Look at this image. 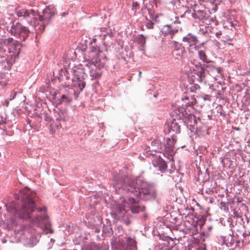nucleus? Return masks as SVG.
<instances>
[{"mask_svg":"<svg viewBox=\"0 0 250 250\" xmlns=\"http://www.w3.org/2000/svg\"><path fill=\"white\" fill-rule=\"evenodd\" d=\"M113 188L117 194H130L146 201L155 200L158 195L157 190L152 184L128 176L115 177Z\"/></svg>","mask_w":250,"mask_h":250,"instance_id":"obj_1","label":"nucleus"},{"mask_svg":"<svg viewBox=\"0 0 250 250\" xmlns=\"http://www.w3.org/2000/svg\"><path fill=\"white\" fill-rule=\"evenodd\" d=\"M36 193L27 187L20 190L15 195V201L5 205L8 212L15 217L29 219L37 207L38 198Z\"/></svg>","mask_w":250,"mask_h":250,"instance_id":"obj_2","label":"nucleus"},{"mask_svg":"<svg viewBox=\"0 0 250 250\" xmlns=\"http://www.w3.org/2000/svg\"><path fill=\"white\" fill-rule=\"evenodd\" d=\"M42 15H40L33 9H22L16 11L17 15L20 20H25L29 24L33 26L38 34L44 32L45 26L50 23L52 18L56 14V10L53 5H49L42 11Z\"/></svg>","mask_w":250,"mask_h":250,"instance_id":"obj_3","label":"nucleus"},{"mask_svg":"<svg viewBox=\"0 0 250 250\" xmlns=\"http://www.w3.org/2000/svg\"><path fill=\"white\" fill-rule=\"evenodd\" d=\"M85 75L83 70L80 68L62 69L58 79L64 88H79V90L83 91L86 84Z\"/></svg>","mask_w":250,"mask_h":250,"instance_id":"obj_4","label":"nucleus"},{"mask_svg":"<svg viewBox=\"0 0 250 250\" xmlns=\"http://www.w3.org/2000/svg\"><path fill=\"white\" fill-rule=\"evenodd\" d=\"M90 53L92 58L85 62V66L89 70L92 78L98 79L101 76L102 69L106 63L107 58L105 52L97 46L91 45Z\"/></svg>","mask_w":250,"mask_h":250,"instance_id":"obj_5","label":"nucleus"},{"mask_svg":"<svg viewBox=\"0 0 250 250\" xmlns=\"http://www.w3.org/2000/svg\"><path fill=\"white\" fill-rule=\"evenodd\" d=\"M37 209L39 212L42 213L32 218L31 220V223L41 229L42 232L38 231V235L40 236L41 233L44 231H45L46 233H53V229L50 228V223L48 220V217L46 214V208L42 209L39 208H37Z\"/></svg>","mask_w":250,"mask_h":250,"instance_id":"obj_6","label":"nucleus"},{"mask_svg":"<svg viewBox=\"0 0 250 250\" xmlns=\"http://www.w3.org/2000/svg\"><path fill=\"white\" fill-rule=\"evenodd\" d=\"M9 23H6L8 32L21 41H24L30 33L29 29L19 22L13 21L12 19L9 20Z\"/></svg>","mask_w":250,"mask_h":250,"instance_id":"obj_7","label":"nucleus"},{"mask_svg":"<svg viewBox=\"0 0 250 250\" xmlns=\"http://www.w3.org/2000/svg\"><path fill=\"white\" fill-rule=\"evenodd\" d=\"M171 116L172 118L180 121L181 123H185L187 126L194 120L195 117L190 110H186L184 106L175 107L171 112Z\"/></svg>","mask_w":250,"mask_h":250,"instance_id":"obj_8","label":"nucleus"},{"mask_svg":"<svg viewBox=\"0 0 250 250\" xmlns=\"http://www.w3.org/2000/svg\"><path fill=\"white\" fill-rule=\"evenodd\" d=\"M82 91L79 88L67 87L61 90L62 95L58 100L59 104L67 105L73 100H77Z\"/></svg>","mask_w":250,"mask_h":250,"instance_id":"obj_9","label":"nucleus"},{"mask_svg":"<svg viewBox=\"0 0 250 250\" xmlns=\"http://www.w3.org/2000/svg\"><path fill=\"white\" fill-rule=\"evenodd\" d=\"M112 217L116 220L128 225L130 223L131 215L128 210L121 205H117L111 212Z\"/></svg>","mask_w":250,"mask_h":250,"instance_id":"obj_10","label":"nucleus"},{"mask_svg":"<svg viewBox=\"0 0 250 250\" xmlns=\"http://www.w3.org/2000/svg\"><path fill=\"white\" fill-rule=\"evenodd\" d=\"M117 250H137L135 237L125 235V236L120 238L117 245Z\"/></svg>","mask_w":250,"mask_h":250,"instance_id":"obj_11","label":"nucleus"},{"mask_svg":"<svg viewBox=\"0 0 250 250\" xmlns=\"http://www.w3.org/2000/svg\"><path fill=\"white\" fill-rule=\"evenodd\" d=\"M176 141L177 137L174 135H172L171 138H167V139L166 144L163 145L164 150L162 154L164 156L167 157L170 162L173 158V155L175 153L174 145Z\"/></svg>","mask_w":250,"mask_h":250,"instance_id":"obj_12","label":"nucleus"},{"mask_svg":"<svg viewBox=\"0 0 250 250\" xmlns=\"http://www.w3.org/2000/svg\"><path fill=\"white\" fill-rule=\"evenodd\" d=\"M127 194L128 197L127 203L128 204V207L132 213H138L140 211L143 212L145 210L146 207L139 203L138 198H136L130 194Z\"/></svg>","mask_w":250,"mask_h":250,"instance_id":"obj_13","label":"nucleus"},{"mask_svg":"<svg viewBox=\"0 0 250 250\" xmlns=\"http://www.w3.org/2000/svg\"><path fill=\"white\" fill-rule=\"evenodd\" d=\"M182 41L185 45L188 46L191 48H194L196 50L199 49L204 44V42H203L200 45L196 46V43L198 42L197 38L195 35L190 33L184 36L182 39Z\"/></svg>","mask_w":250,"mask_h":250,"instance_id":"obj_14","label":"nucleus"},{"mask_svg":"<svg viewBox=\"0 0 250 250\" xmlns=\"http://www.w3.org/2000/svg\"><path fill=\"white\" fill-rule=\"evenodd\" d=\"M21 44L19 41H14L13 39L12 42H10L7 44V49L8 52L11 54L12 57L16 59L18 57L21 49Z\"/></svg>","mask_w":250,"mask_h":250,"instance_id":"obj_15","label":"nucleus"},{"mask_svg":"<svg viewBox=\"0 0 250 250\" xmlns=\"http://www.w3.org/2000/svg\"><path fill=\"white\" fill-rule=\"evenodd\" d=\"M152 163L153 166L158 168L161 172L164 173L166 171L167 168V163L160 155L156 156L152 161Z\"/></svg>","mask_w":250,"mask_h":250,"instance_id":"obj_16","label":"nucleus"},{"mask_svg":"<svg viewBox=\"0 0 250 250\" xmlns=\"http://www.w3.org/2000/svg\"><path fill=\"white\" fill-rule=\"evenodd\" d=\"M182 28L179 26H174L173 24H166L164 25L161 29V32L165 36L170 35L172 37L178 32L179 30H181Z\"/></svg>","mask_w":250,"mask_h":250,"instance_id":"obj_17","label":"nucleus"},{"mask_svg":"<svg viewBox=\"0 0 250 250\" xmlns=\"http://www.w3.org/2000/svg\"><path fill=\"white\" fill-rule=\"evenodd\" d=\"M203 125H205L201 124L200 119L199 118L197 119L195 116L194 120L189 124L187 127L189 128L191 132H194L198 135L200 130H203Z\"/></svg>","mask_w":250,"mask_h":250,"instance_id":"obj_18","label":"nucleus"},{"mask_svg":"<svg viewBox=\"0 0 250 250\" xmlns=\"http://www.w3.org/2000/svg\"><path fill=\"white\" fill-rule=\"evenodd\" d=\"M185 123H181L180 121H178L177 119L172 118V122L168 125L169 132H175L176 134H179L181 132V127L182 125H184Z\"/></svg>","mask_w":250,"mask_h":250,"instance_id":"obj_19","label":"nucleus"},{"mask_svg":"<svg viewBox=\"0 0 250 250\" xmlns=\"http://www.w3.org/2000/svg\"><path fill=\"white\" fill-rule=\"evenodd\" d=\"M85 223H87L90 227L98 226L102 223V218L95 215H86Z\"/></svg>","mask_w":250,"mask_h":250,"instance_id":"obj_20","label":"nucleus"},{"mask_svg":"<svg viewBox=\"0 0 250 250\" xmlns=\"http://www.w3.org/2000/svg\"><path fill=\"white\" fill-rule=\"evenodd\" d=\"M228 222H230V225L231 226H234V222H237V229H244V228L242 217L235 214V213L234 214L233 216L229 218Z\"/></svg>","mask_w":250,"mask_h":250,"instance_id":"obj_21","label":"nucleus"},{"mask_svg":"<svg viewBox=\"0 0 250 250\" xmlns=\"http://www.w3.org/2000/svg\"><path fill=\"white\" fill-rule=\"evenodd\" d=\"M223 244H226L228 247H235L239 244V240H237L232 235L229 234L227 239L225 237H222Z\"/></svg>","mask_w":250,"mask_h":250,"instance_id":"obj_22","label":"nucleus"},{"mask_svg":"<svg viewBox=\"0 0 250 250\" xmlns=\"http://www.w3.org/2000/svg\"><path fill=\"white\" fill-rule=\"evenodd\" d=\"M157 7V5L156 0H151L149 1L147 11L150 18L152 20H155L157 18L154 14L155 9Z\"/></svg>","mask_w":250,"mask_h":250,"instance_id":"obj_23","label":"nucleus"},{"mask_svg":"<svg viewBox=\"0 0 250 250\" xmlns=\"http://www.w3.org/2000/svg\"><path fill=\"white\" fill-rule=\"evenodd\" d=\"M161 245L160 250H173L175 243L173 240L166 238L163 240V243Z\"/></svg>","mask_w":250,"mask_h":250,"instance_id":"obj_24","label":"nucleus"},{"mask_svg":"<svg viewBox=\"0 0 250 250\" xmlns=\"http://www.w3.org/2000/svg\"><path fill=\"white\" fill-rule=\"evenodd\" d=\"M192 17L200 21H205L206 19V12L203 10L193 9V12L191 13Z\"/></svg>","mask_w":250,"mask_h":250,"instance_id":"obj_25","label":"nucleus"},{"mask_svg":"<svg viewBox=\"0 0 250 250\" xmlns=\"http://www.w3.org/2000/svg\"><path fill=\"white\" fill-rule=\"evenodd\" d=\"M12 64L11 61L7 60L5 56L0 54V64L2 68L8 70L11 68Z\"/></svg>","mask_w":250,"mask_h":250,"instance_id":"obj_26","label":"nucleus"},{"mask_svg":"<svg viewBox=\"0 0 250 250\" xmlns=\"http://www.w3.org/2000/svg\"><path fill=\"white\" fill-rule=\"evenodd\" d=\"M103 233L105 236H108L113 234V232L112 228L111 222L108 219H106V223L104 224Z\"/></svg>","mask_w":250,"mask_h":250,"instance_id":"obj_27","label":"nucleus"},{"mask_svg":"<svg viewBox=\"0 0 250 250\" xmlns=\"http://www.w3.org/2000/svg\"><path fill=\"white\" fill-rule=\"evenodd\" d=\"M193 73L197 76L196 79L199 83L204 85L206 84V70L194 72Z\"/></svg>","mask_w":250,"mask_h":250,"instance_id":"obj_28","label":"nucleus"},{"mask_svg":"<svg viewBox=\"0 0 250 250\" xmlns=\"http://www.w3.org/2000/svg\"><path fill=\"white\" fill-rule=\"evenodd\" d=\"M12 41L13 39L12 38H8L7 40L1 39L0 41V53H5L7 49V44Z\"/></svg>","mask_w":250,"mask_h":250,"instance_id":"obj_29","label":"nucleus"},{"mask_svg":"<svg viewBox=\"0 0 250 250\" xmlns=\"http://www.w3.org/2000/svg\"><path fill=\"white\" fill-rule=\"evenodd\" d=\"M151 146H154V148L152 149V151H159V149H162V145L161 142L158 140H154L151 143Z\"/></svg>","mask_w":250,"mask_h":250,"instance_id":"obj_30","label":"nucleus"},{"mask_svg":"<svg viewBox=\"0 0 250 250\" xmlns=\"http://www.w3.org/2000/svg\"><path fill=\"white\" fill-rule=\"evenodd\" d=\"M206 68V71H207L208 73H211L212 74H215V66L207 62L204 63V66Z\"/></svg>","mask_w":250,"mask_h":250,"instance_id":"obj_31","label":"nucleus"},{"mask_svg":"<svg viewBox=\"0 0 250 250\" xmlns=\"http://www.w3.org/2000/svg\"><path fill=\"white\" fill-rule=\"evenodd\" d=\"M195 219H196V222L193 224L194 226H196L197 225L202 226L204 225L206 220L205 217L201 215H199L198 217H195Z\"/></svg>","mask_w":250,"mask_h":250,"instance_id":"obj_32","label":"nucleus"},{"mask_svg":"<svg viewBox=\"0 0 250 250\" xmlns=\"http://www.w3.org/2000/svg\"><path fill=\"white\" fill-rule=\"evenodd\" d=\"M198 55L199 59L202 60L204 63H206L207 62H209V61L208 60L207 56L205 53L202 51L200 50L198 51Z\"/></svg>","mask_w":250,"mask_h":250,"instance_id":"obj_33","label":"nucleus"},{"mask_svg":"<svg viewBox=\"0 0 250 250\" xmlns=\"http://www.w3.org/2000/svg\"><path fill=\"white\" fill-rule=\"evenodd\" d=\"M203 66H204V63L203 64H202L199 62H196L194 64V68H193V72L206 70V68Z\"/></svg>","mask_w":250,"mask_h":250,"instance_id":"obj_34","label":"nucleus"},{"mask_svg":"<svg viewBox=\"0 0 250 250\" xmlns=\"http://www.w3.org/2000/svg\"><path fill=\"white\" fill-rule=\"evenodd\" d=\"M203 130H200L199 133L197 135L198 136H202L206 137L207 135L209 134V129L206 125H203Z\"/></svg>","mask_w":250,"mask_h":250,"instance_id":"obj_35","label":"nucleus"},{"mask_svg":"<svg viewBox=\"0 0 250 250\" xmlns=\"http://www.w3.org/2000/svg\"><path fill=\"white\" fill-rule=\"evenodd\" d=\"M146 38H147V36L145 37L144 35L141 34L136 38V40L138 43L141 44L144 47L146 43Z\"/></svg>","mask_w":250,"mask_h":250,"instance_id":"obj_36","label":"nucleus"},{"mask_svg":"<svg viewBox=\"0 0 250 250\" xmlns=\"http://www.w3.org/2000/svg\"><path fill=\"white\" fill-rule=\"evenodd\" d=\"M89 248V250H105L104 248L96 244H91Z\"/></svg>","mask_w":250,"mask_h":250,"instance_id":"obj_37","label":"nucleus"},{"mask_svg":"<svg viewBox=\"0 0 250 250\" xmlns=\"http://www.w3.org/2000/svg\"><path fill=\"white\" fill-rule=\"evenodd\" d=\"M146 26L148 29H152L154 28V23L151 20L146 19Z\"/></svg>","mask_w":250,"mask_h":250,"instance_id":"obj_38","label":"nucleus"},{"mask_svg":"<svg viewBox=\"0 0 250 250\" xmlns=\"http://www.w3.org/2000/svg\"><path fill=\"white\" fill-rule=\"evenodd\" d=\"M25 129L26 130H30L32 128V126L31 124V121L29 120V119H28L26 121V124H25Z\"/></svg>","mask_w":250,"mask_h":250,"instance_id":"obj_39","label":"nucleus"},{"mask_svg":"<svg viewBox=\"0 0 250 250\" xmlns=\"http://www.w3.org/2000/svg\"><path fill=\"white\" fill-rule=\"evenodd\" d=\"M132 9L136 12L139 9V4L137 1H133L132 3Z\"/></svg>","mask_w":250,"mask_h":250,"instance_id":"obj_40","label":"nucleus"},{"mask_svg":"<svg viewBox=\"0 0 250 250\" xmlns=\"http://www.w3.org/2000/svg\"><path fill=\"white\" fill-rule=\"evenodd\" d=\"M232 235H233V236H234V237H235L236 238V239L237 240H239V243H240L241 241H243L244 239H243L241 237V236H240V235L238 234V233H233V232H232Z\"/></svg>","mask_w":250,"mask_h":250,"instance_id":"obj_41","label":"nucleus"},{"mask_svg":"<svg viewBox=\"0 0 250 250\" xmlns=\"http://www.w3.org/2000/svg\"><path fill=\"white\" fill-rule=\"evenodd\" d=\"M240 229H236V233H238V234H239L240 236H241V237L243 239H244L246 237V233H244V232H242V231Z\"/></svg>","mask_w":250,"mask_h":250,"instance_id":"obj_42","label":"nucleus"},{"mask_svg":"<svg viewBox=\"0 0 250 250\" xmlns=\"http://www.w3.org/2000/svg\"><path fill=\"white\" fill-rule=\"evenodd\" d=\"M200 88V86L198 84H194L191 88V91L194 92L196 90H198Z\"/></svg>","mask_w":250,"mask_h":250,"instance_id":"obj_43","label":"nucleus"},{"mask_svg":"<svg viewBox=\"0 0 250 250\" xmlns=\"http://www.w3.org/2000/svg\"><path fill=\"white\" fill-rule=\"evenodd\" d=\"M222 71V69L221 67H215V73L216 72L218 74H219L220 75H221L222 74L221 73V72Z\"/></svg>","mask_w":250,"mask_h":250,"instance_id":"obj_44","label":"nucleus"},{"mask_svg":"<svg viewBox=\"0 0 250 250\" xmlns=\"http://www.w3.org/2000/svg\"><path fill=\"white\" fill-rule=\"evenodd\" d=\"M182 106H184L186 108V110H189V108H192L191 105L190 103H187L185 105H182Z\"/></svg>","mask_w":250,"mask_h":250,"instance_id":"obj_45","label":"nucleus"},{"mask_svg":"<svg viewBox=\"0 0 250 250\" xmlns=\"http://www.w3.org/2000/svg\"><path fill=\"white\" fill-rule=\"evenodd\" d=\"M91 228L92 229H94V231L95 232L98 233L100 231V229L98 227V226H92Z\"/></svg>","mask_w":250,"mask_h":250,"instance_id":"obj_46","label":"nucleus"},{"mask_svg":"<svg viewBox=\"0 0 250 250\" xmlns=\"http://www.w3.org/2000/svg\"><path fill=\"white\" fill-rule=\"evenodd\" d=\"M16 92L14 91H12L11 92V95H10V100H13L15 98L16 96Z\"/></svg>","mask_w":250,"mask_h":250,"instance_id":"obj_47","label":"nucleus"},{"mask_svg":"<svg viewBox=\"0 0 250 250\" xmlns=\"http://www.w3.org/2000/svg\"><path fill=\"white\" fill-rule=\"evenodd\" d=\"M180 23H181V21L179 20V18L178 17H175V20L173 21V23L172 24L174 25V26H175V25L176 24H180Z\"/></svg>","mask_w":250,"mask_h":250,"instance_id":"obj_48","label":"nucleus"},{"mask_svg":"<svg viewBox=\"0 0 250 250\" xmlns=\"http://www.w3.org/2000/svg\"><path fill=\"white\" fill-rule=\"evenodd\" d=\"M148 4L145 3L144 2L143 6L142 7V10L143 9H147L148 10Z\"/></svg>","mask_w":250,"mask_h":250,"instance_id":"obj_49","label":"nucleus"},{"mask_svg":"<svg viewBox=\"0 0 250 250\" xmlns=\"http://www.w3.org/2000/svg\"><path fill=\"white\" fill-rule=\"evenodd\" d=\"M206 193L208 194H212L213 193L212 189L208 188V190H206Z\"/></svg>","mask_w":250,"mask_h":250,"instance_id":"obj_50","label":"nucleus"},{"mask_svg":"<svg viewBox=\"0 0 250 250\" xmlns=\"http://www.w3.org/2000/svg\"><path fill=\"white\" fill-rule=\"evenodd\" d=\"M42 115H43L44 116V118H45V120L46 121H49L50 120V118L49 117H47L46 114L44 113L43 114H42Z\"/></svg>","mask_w":250,"mask_h":250,"instance_id":"obj_51","label":"nucleus"},{"mask_svg":"<svg viewBox=\"0 0 250 250\" xmlns=\"http://www.w3.org/2000/svg\"><path fill=\"white\" fill-rule=\"evenodd\" d=\"M164 157H165V156H164ZM166 158L168 159L167 157H166ZM167 160L169 161V163H170L171 167L172 168L173 167V163H174L173 159L172 160H171V162H170V161L168 159H167ZM167 163H168V162H167Z\"/></svg>","mask_w":250,"mask_h":250,"instance_id":"obj_52","label":"nucleus"},{"mask_svg":"<svg viewBox=\"0 0 250 250\" xmlns=\"http://www.w3.org/2000/svg\"><path fill=\"white\" fill-rule=\"evenodd\" d=\"M6 122V119L5 118H4V119H1V120H0V125H2L3 124H4Z\"/></svg>","mask_w":250,"mask_h":250,"instance_id":"obj_53","label":"nucleus"},{"mask_svg":"<svg viewBox=\"0 0 250 250\" xmlns=\"http://www.w3.org/2000/svg\"><path fill=\"white\" fill-rule=\"evenodd\" d=\"M67 14H68L67 12H64L61 13L60 16H61L62 17H64V16H66Z\"/></svg>","mask_w":250,"mask_h":250,"instance_id":"obj_54","label":"nucleus"},{"mask_svg":"<svg viewBox=\"0 0 250 250\" xmlns=\"http://www.w3.org/2000/svg\"><path fill=\"white\" fill-rule=\"evenodd\" d=\"M222 34V32L221 31H218V32H216L215 33V35L217 37H219L220 35H221Z\"/></svg>","mask_w":250,"mask_h":250,"instance_id":"obj_55","label":"nucleus"},{"mask_svg":"<svg viewBox=\"0 0 250 250\" xmlns=\"http://www.w3.org/2000/svg\"><path fill=\"white\" fill-rule=\"evenodd\" d=\"M96 41H97V39L96 38H93L92 42H91V44H92L93 42L95 43Z\"/></svg>","mask_w":250,"mask_h":250,"instance_id":"obj_56","label":"nucleus"},{"mask_svg":"<svg viewBox=\"0 0 250 250\" xmlns=\"http://www.w3.org/2000/svg\"><path fill=\"white\" fill-rule=\"evenodd\" d=\"M220 114L221 115L223 116H225V113L224 111H221L220 112Z\"/></svg>","mask_w":250,"mask_h":250,"instance_id":"obj_57","label":"nucleus"},{"mask_svg":"<svg viewBox=\"0 0 250 250\" xmlns=\"http://www.w3.org/2000/svg\"><path fill=\"white\" fill-rule=\"evenodd\" d=\"M62 114V116H60V120H63L64 121V116L63 114L62 113H61Z\"/></svg>","mask_w":250,"mask_h":250,"instance_id":"obj_58","label":"nucleus"},{"mask_svg":"<svg viewBox=\"0 0 250 250\" xmlns=\"http://www.w3.org/2000/svg\"><path fill=\"white\" fill-rule=\"evenodd\" d=\"M232 227H233V228L236 227V229H237V222H234V226H232Z\"/></svg>","mask_w":250,"mask_h":250,"instance_id":"obj_59","label":"nucleus"},{"mask_svg":"<svg viewBox=\"0 0 250 250\" xmlns=\"http://www.w3.org/2000/svg\"><path fill=\"white\" fill-rule=\"evenodd\" d=\"M225 204H226V203H225V202H222L221 203V206H222V207H223V206H225Z\"/></svg>","mask_w":250,"mask_h":250,"instance_id":"obj_60","label":"nucleus"},{"mask_svg":"<svg viewBox=\"0 0 250 250\" xmlns=\"http://www.w3.org/2000/svg\"><path fill=\"white\" fill-rule=\"evenodd\" d=\"M207 32H208L207 30L206 32H205V31H203V34H204V35H205L206 34H207Z\"/></svg>","mask_w":250,"mask_h":250,"instance_id":"obj_61","label":"nucleus"},{"mask_svg":"<svg viewBox=\"0 0 250 250\" xmlns=\"http://www.w3.org/2000/svg\"><path fill=\"white\" fill-rule=\"evenodd\" d=\"M141 74V71H139V75Z\"/></svg>","mask_w":250,"mask_h":250,"instance_id":"obj_62","label":"nucleus"},{"mask_svg":"<svg viewBox=\"0 0 250 250\" xmlns=\"http://www.w3.org/2000/svg\"><path fill=\"white\" fill-rule=\"evenodd\" d=\"M154 97H156V95L154 94Z\"/></svg>","mask_w":250,"mask_h":250,"instance_id":"obj_63","label":"nucleus"}]
</instances>
